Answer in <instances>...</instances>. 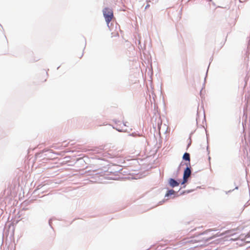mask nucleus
Returning a JSON list of instances; mask_svg holds the SVG:
<instances>
[{
  "label": "nucleus",
  "mask_w": 250,
  "mask_h": 250,
  "mask_svg": "<svg viewBox=\"0 0 250 250\" xmlns=\"http://www.w3.org/2000/svg\"><path fill=\"white\" fill-rule=\"evenodd\" d=\"M220 241H235L244 239V234L240 229H233L226 231L220 234Z\"/></svg>",
  "instance_id": "1"
},
{
  "label": "nucleus",
  "mask_w": 250,
  "mask_h": 250,
  "mask_svg": "<svg viewBox=\"0 0 250 250\" xmlns=\"http://www.w3.org/2000/svg\"><path fill=\"white\" fill-rule=\"evenodd\" d=\"M103 15L107 24L111 21L113 18V12L111 9L105 8L103 10Z\"/></svg>",
  "instance_id": "2"
},
{
  "label": "nucleus",
  "mask_w": 250,
  "mask_h": 250,
  "mask_svg": "<svg viewBox=\"0 0 250 250\" xmlns=\"http://www.w3.org/2000/svg\"><path fill=\"white\" fill-rule=\"evenodd\" d=\"M191 174V170L190 168L188 167H187L184 172V176H183V182L182 184H184L185 183L187 182V180L188 178L190 176Z\"/></svg>",
  "instance_id": "3"
},
{
  "label": "nucleus",
  "mask_w": 250,
  "mask_h": 250,
  "mask_svg": "<svg viewBox=\"0 0 250 250\" xmlns=\"http://www.w3.org/2000/svg\"><path fill=\"white\" fill-rule=\"evenodd\" d=\"M169 184L172 188L177 187L179 185V183L173 179H170L169 180Z\"/></svg>",
  "instance_id": "4"
},
{
  "label": "nucleus",
  "mask_w": 250,
  "mask_h": 250,
  "mask_svg": "<svg viewBox=\"0 0 250 250\" xmlns=\"http://www.w3.org/2000/svg\"><path fill=\"white\" fill-rule=\"evenodd\" d=\"M183 159L186 161H190V155L188 153H185L183 155Z\"/></svg>",
  "instance_id": "5"
},
{
  "label": "nucleus",
  "mask_w": 250,
  "mask_h": 250,
  "mask_svg": "<svg viewBox=\"0 0 250 250\" xmlns=\"http://www.w3.org/2000/svg\"><path fill=\"white\" fill-rule=\"evenodd\" d=\"M175 193V191L173 189L169 190L166 194V196H169Z\"/></svg>",
  "instance_id": "6"
}]
</instances>
